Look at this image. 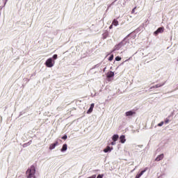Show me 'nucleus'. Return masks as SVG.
Segmentation results:
<instances>
[{"label": "nucleus", "instance_id": "nucleus-11", "mask_svg": "<svg viewBox=\"0 0 178 178\" xmlns=\"http://www.w3.org/2000/svg\"><path fill=\"white\" fill-rule=\"evenodd\" d=\"M113 76H115V72H114L111 71V72L107 73V77L108 79H111V77H113Z\"/></svg>", "mask_w": 178, "mask_h": 178}, {"label": "nucleus", "instance_id": "nucleus-16", "mask_svg": "<svg viewBox=\"0 0 178 178\" xmlns=\"http://www.w3.org/2000/svg\"><path fill=\"white\" fill-rule=\"evenodd\" d=\"M163 84H157L156 86H152L151 88H159V87H162Z\"/></svg>", "mask_w": 178, "mask_h": 178}, {"label": "nucleus", "instance_id": "nucleus-27", "mask_svg": "<svg viewBox=\"0 0 178 178\" xmlns=\"http://www.w3.org/2000/svg\"><path fill=\"white\" fill-rule=\"evenodd\" d=\"M33 178H35V177H34Z\"/></svg>", "mask_w": 178, "mask_h": 178}, {"label": "nucleus", "instance_id": "nucleus-5", "mask_svg": "<svg viewBox=\"0 0 178 178\" xmlns=\"http://www.w3.org/2000/svg\"><path fill=\"white\" fill-rule=\"evenodd\" d=\"M120 143L122 144H124V143H126V136L124 135H122L120 137Z\"/></svg>", "mask_w": 178, "mask_h": 178}, {"label": "nucleus", "instance_id": "nucleus-24", "mask_svg": "<svg viewBox=\"0 0 178 178\" xmlns=\"http://www.w3.org/2000/svg\"><path fill=\"white\" fill-rule=\"evenodd\" d=\"M97 178H102V175H99L97 177Z\"/></svg>", "mask_w": 178, "mask_h": 178}, {"label": "nucleus", "instance_id": "nucleus-22", "mask_svg": "<svg viewBox=\"0 0 178 178\" xmlns=\"http://www.w3.org/2000/svg\"><path fill=\"white\" fill-rule=\"evenodd\" d=\"M53 58H54V59H58V54H54V55L53 56Z\"/></svg>", "mask_w": 178, "mask_h": 178}, {"label": "nucleus", "instance_id": "nucleus-1", "mask_svg": "<svg viewBox=\"0 0 178 178\" xmlns=\"http://www.w3.org/2000/svg\"><path fill=\"white\" fill-rule=\"evenodd\" d=\"M26 175L27 178L35 177L34 175H35V167L31 165V168L26 170Z\"/></svg>", "mask_w": 178, "mask_h": 178}, {"label": "nucleus", "instance_id": "nucleus-20", "mask_svg": "<svg viewBox=\"0 0 178 178\" xmlns=\"http://www.w3.org/2000/svg\"><path fill=\"white\" fill-rule=\"evenodd\" d=\"M61 138H62V140H67V136L64 135Z\"/></svg>", "mask_w": 178, "mask_h": 178}, {"label": "nucleus", "instance_id": "nucleus-9", "mask_svg": "<svg viewBox=\"0 0 178 178\" xmlns=\"http://www.w3.org/2000/svg\"><path fill=\"white\" fill-rule=\"evenodd\" d=\"M95 104H94V103L90 104V108L88 110L87 113H91V112H92L93 109H94V106Z\"/></svg>", "mask_w": 178, "mask_h": 178}, {"label": "nucleus", "instance_id": "nucleus-10", "mask_svg": "<svg viewBox=\"0 0 178 178\" xmlns=\"http://www.w3.org/2000/svg\"><path fill=\"white\" fill-rule=\"evenodd\" d=\"M112 149H113V147H111L109 146H107L104 149V152H111L112 151Z\"/></svg>", "mask_w": 178, "mask_h": 178}, {"label": "nucleus", "instance_id": "nucleus-25", "mask_svg": "<svg viewBox=\"0 0 178 178\" xmlns=\"http://www.w3.org/2000/svg\"><path fill=\"white\" fill-rule=\"evenodd\" d=\"M115 144H116V143L115 141L111 143V145H115Z\"/></svg>", "mask_w": 178, "mask_h": 178}, {"label": "nucleus", "instance_id": "nucleus-15", "mask_svg": "<svg viewBox=\"0 0 178 178\" xmlns=\"http://www.w3.org/2000/svg\"><path fill=\"white\" fill-rule=\"evenodd\" d=\"M112 24H113V26H119V22H118V20H116V19H114V20L113 21V22H112Z\"/></svg>", "mask_w": 178, "mask_h": 178}, {"label": "nucleus", "instance_id": "nucleus-26", "mask_svg": "<svg viewBox=\"0 0 178 178\" xmlns=\"http://www.w3.org/2000/svg\"><path fill=\"white\" fill-rule=\"evenodd\" d=\"M113 27V25H111L110 26H109V29H112Z\"/></svg>", "mask_w": 178, "mask_h": 178}, {"label": "nucleus", "instance_id": "nucleus-19", "mask_svg": "<svg viewBox=\"0 0 178 178\" xmlns=\"http://www.w3.org/2000/svg\"><path fill=\"white\" fill-rule=\"evenodd\" d=\"M108 60H109L110 62H111V60H113V54H112V55L109 57Z\"/></svg>", "mask_w": 178, "mask_h": 178}, {"label": "nucleus", "instance_id": "nucleus-23", "mask_svg": "<svg viewBox=\"0 0 178 178\" xmlns=\"http://www.w3.org/2000/svg\"><path fill=\"white\" fill-rule=\"evenodd\" d=\"M165 124H168V123H169V119L168 118L165 119Z\"/></svg>", "mask_w": 178, "mask_h": 178}, {"label": "nucleus", "instance_id": "nucleus-18", "mask_svg": "<svg viewBox=\"0 0 178 178\" xmlns=\"http://www.w3.org/2000/svg\"><path fill=\"white\" fill-rule=\"evenodd\" d=\"M164 123H165V122H164L163 121H162L161 122L159 123V124H158L159 127H161L163 126V124H164Z\"/></svg>", "mask_w": 178, "mask_h": 178}, {"label": "nucleus", "instance_id": "nucleus-14", "mask_svg": "<svg viewBox=\"0 0 178 178\" xmlns=\"http://www.w3.org/2000/svg\"><path fill=\"white\" fill-rule=\"evenodd\" d=\"M67 149V144H64L63 145V147L61 149V152H65V151H66Z\"/></svg>", "mask_w": 178, "mask_h": 178}, {"label": "nucleus", "instance_id": "nucleus-12", "mask_svg": "<svg viewBox=\"0 0 178 178\" xmlns=\"http://www.w3.org/2000/svg\"><path fill=\"white\" fill-rule=\"evenodd\" d=\"M122 47H123V42H120L118 44L115 45V49L117 51H119V49H120V48H122Z\"/></svg>", "mask_w": 178, "mask_h": 178}, {"label": "nucleus", "instance_id": "nucleus-7", "mask_svg": "<svg viewBox=\"0 0 178 178\" xmlns=\"http://www.w3.org/2000/svg\"><path fill=\"white\" fill-rule=\"evenodd\" d=\"M159 33H163V27L159 28L155 32L154 34L157 35V34H159Z\"/></svg>", "mask_w": 178, "mask_h": 178}, {"label": "nucleus", "instance_id": "nucleus-6", "mask_svg": "<svg viewBox=\"0 0 178 178\" xmlns=\"http://www.w3.org/2000/svg\"><path fill=\"white\" fill-rule=\"evenodd\" d=\"M58 144H59V143H58V141H56V143L51 144L49 146V149H55V147H56V145H58Z\"/></svg>", "mask_w": 178, "mask_h": 178}, {"label": "nucleus", "instance_id": "nucleus-17", "mask_svg": "<svg viewBox=\"0 0 178 178\" xmlns=\"http://www.w3.org/2000/svg\"><path fill=\"white\" fill-rule=\"evenodd\" d=\"M115 60H117V62H119L120 60H122V58L117 56V57H115Z\"/></svg>", "mask_w": 178, "mask_h": 178}, {"label": "nucleus", "instance_id": "nucleus-2", "mask_svg": "<svg viewBox=\"0 0 178 178\" xmlns=\"http://www.w3.org/2000/svg\"><path fill=\"white\" fill-rule=\"evenodd\" d=\"M45 65L47 67H52L55 65V61H54L52 58H49L46 60Z\"/></svg>", "mask_w": 178, "mask_h": 178}, {"label": "nucleus", "instance_id": "nucleus-13", "mask_svg": "<svg viewBox=\"0 0 178 178\" xmlns=\"http://www.w3.org/2000/svg\"><path fill=\"white\" fill-rule=\"evenodd\" d=\"M118 139H119V135H118V134H115L112 137V140L114 142H116V140H118Z\"/></svg>", "mask_w": 178, "mask_h": 178}, {"label": "nucleus", "instance_id": "nucleus-21", "mask_svg": "<svg viewBox=\"0 0 178 178\" xmlns=\"http://www.w3.org/2000/svg\"><path fill=\"white\" fill-rule=\"evenodd\" d=\"M136 9H137V7H135L134 8L132 9L131 10V13H134V12H136Z\"/></svg>", "mask_w": 178, "mask_h": 178}, {"label": "nucleus", "instance_id": "nucleus-3", "mask_svg": "<svg viewBox=\"0 0 178 178\" xmlns=\"http://www.w3.org/2000/svg\"><path fill=\"white\" fill-rule=\"evenodd\" d=\"M164 155L163 154H161L160 155H159L156 159L155 161L156 162H159V161H162V159L164 158Z\"/></svg>", "mask_w": 178, "mask_h": 178}, {"label": "nucleus", "instance_id": "nucleus-8", "mask_svg": "<svg viewBox=\"0 0 178 178\" xmlns=\"http://www.w3.org/2000/svg\"><path fill=\"white\" fill-rule=\"evenodd\" d=\"M133 115H136V112L129 111L125 113V116H133Z\"/></svg>", "mask_w": 178, "mask_h": 178}, {"label": "nucleus", "instance_id": "nucleus-4", "mask_svg": "<svg viewBox=\"0 0 178 178\" xmlns=\"http://www.w3.org/2000/svg\"><path fill=\"white\" fill-rule=\"evenodd\" d=\"M145 172H147V168L141 171L139 174H137L135 178H140L143 176V175H144V173H145Z\"/></svg>", "mask_w": 178, "mask_h": 178}]
</instances>
